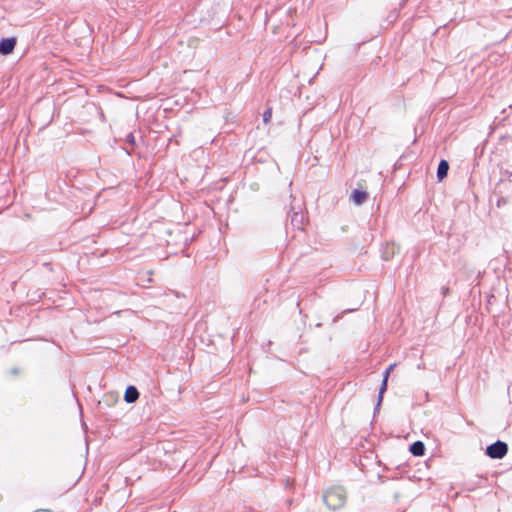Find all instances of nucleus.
I'll return each instance as SVG.
<instances>
[{
    "label": "nucleus",
    "instance_id": "6e6552de",
    "mask_svg": "<svg viewBox=\"0 0 512 512\" xmlns=\"http://www.w3.org/2000/svg\"><path fill=\"white\" fill-rule=\"evenodd\" d=\"M410 452L414 456H423L425 453V445L421 441H416L410 446Z\"/></svg>",
    "mask_w": 512,
    "mask_h": 512
},
{
    "label": "nucleus",
    "instance_id": "f8f14e48",
    "mask_svg": "<svg viewBox=\"0 0 512 512\" xmlns=\"http://www.w3.org/2000/svg\"><path fill=\"white\" fill-rule=\"evenodd\" d=\"M396 365L395 364H391L385 371L384 375H387V377H389V374L390 372L394 369Z\"/></svg>",
    "mask_w": 512,
    "mask_h": 512
},
{
    "label": "nucleus",
    "instance_id": "9d476101",
    "mask_svg": "<svg viewBox=\"0 0 512 512\" xmlns=\"http://www.w3.org/2000/svg\"><path fill=\"white\" fill-rule=\"evenodd\" d=\"M395 250H396V247L394 244H388L386 246V248L383 250L382 252V258L384 260H389L393 257L394 253H395Z\"/></svg>",
    "mask_w": 512,
    "mask_h": 512
},
{
    "label": "nucleus",
    "instance_id": "20e7f679",
    "mask_svg": "<svg viewBox=\"0 0 512 512\" xmlns=\"http://www.w3.org/2000/svg\"><path fill=\"white\" fill-rule=\"evenodd\" d=\"M368 198L366 191L355 189L351 194V199L356 205H362Z\"/></svg>",
    "mask_w": 512,
    "mask_h": 512
},
{
    "label": "nucleus",
    "instance_id": "9b49d317",
    "mask_svg": "<svg viewBox=\"0 0 512 512\" xmlns=\"http://www.w3.org/2000/svg\"><path fill=\"white\" fill-rule=\"evenodd\" d=\"M271 117H272V110L270 108H268L263 113V121H264V123H268L270 121Z\"/></svg>",
    "mask_w": 512,
    "mask_h": 512
},
{
    "label": "nucleus",
    "instance_id": "f03ea898",
    "mask_svg": "<svg viewBox=\"0 0 512 512\" xmlns=\"http://www.w3.org/2000/svg\"><path fill=\"white\" fill-rule=\"evenodd\" d=\"M508 444L504 441L497 440L486 448V455L492 459H502L508 453Z\"/></svg>",
    "mask_w": 512,
    "mask_h": 512
},
{
    "label": "nucleus",
    "instance_id": "1a4fd4ad",
    "mask_svg": "<svg viewBox=\"0 0 512 512\" xmlns=\"http://www.w3.org/2000/svg\"><path fill=\"white\" fill-rule=\"evenodd\" d=\"M291 224L297 229H303L304 216L301 213H293L291 216Z\"/></svg>",
    "mask_w": 512,
    "mask_h": 512
},
{
    "label": "nucleus",
    "instance_id": "7ed1b4c3",
    "mask_svg": "<svg viewBox=\"0 0 512 512\" xmlns=\"http://www.w3.org/2000/svg\"><path fill=\"white\" fill-rule=\"evenodd\" d=\"M16 45V39L15 38H3L0 41V54L1 55H8L13 52Z\"/></svg>",
    "mask_w": 512,
    "mask_h": 512
},
{
    "label": "nucleus",
    "instance_id": "423d86ee",
    "mask_svg": "<svg viewBox=\"0 0 512 512\" xmlns=\"http://www.w3.org/2000/svg\"><path fill=\"white\" fill-rule=\"evenodd\" d=\"M449 164L446 160H441L437 168V178L442 181L448 174Z\"/></svg>",
    "mask_w": 512,
    "mask_h": 512
},
{
    "label": "nucleus",
    "instance_id": "39448f33",
    "mask_svg": "<svg viewBox=\"0 0 512 512\" xmlns=\"http://www.w3.org/2000/svg\"><path fill=\"white\" fill-rule=\"evenodd\" d=\"M139 398V392L136 387L128 386L124 394V400L127 403H134Z\"/></svg>",
    "mask_w": 512,
    "mask_h": 512
},
{
    "label": "nucleus",
    "instance_id": "f257e3e1",
    "mask_svg": "<svg viewBox=\"0 0 512 512\" xmlns=\"http://www.w3.org/2000/svg\"><path fill=\"white\" fill-rule=\"evenodd\" d=\"M323 500L328 508L336 510L344 506L346 491L341 486H334L325 491Z\"/></svg>",
    "mask_w": 512,
    "mask_h": 512
},
{
    "label": "nucleus",
    "instance_id": "0eeeda50",
    "mask_svg": "<svg viewBox=\"0 0 512 512\" xmlns=\"http://www.w3.org/2000/svg\"><path fill=\"white\" fill-rule=\"evenodd\" d=\"M387 381H388V377H387V375H384L382 383H381V386H380V389H379L378 401H377V404H376V407H375V411H378L379 408H380V405H381L382 400H383V395H384V393H385V391L387 389Z\"/></svg>",
    "mask_w": 512,
    "mask_h": 512
},
{
    "label": "nucleus",
    "instance_id": "ddd939ff",
    "mask_svg": "<svg viewBox=\"0 0 512 512\" xmlns=\"http://www.w3.org/2000/svg\"><path fill=\"white\" fill-rule=\"evenodd\" d=\"M129 142H133V137L129 136Z\"/></svg>",
    "mask_w": 512,
    "mask_h": 512
}]
</instances>
